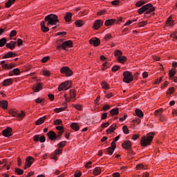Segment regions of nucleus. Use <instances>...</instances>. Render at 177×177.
<instances>
[{"label":"nucleus","mask_w":177,"mask_h":177,"mask_svg":"<svg viewBox=\"0 0 177 177\" xmlns=\"http://www.w3.org/2000/svg\"><path fill=\"white\" fill-rule=\"evenodd\" d=\"M17 32L16 30H12L10 34V37H16Z\"/></svg>","instance_id":"nucleus-57"},{"label":"nucleus","mask_w":177,"mask_h":177,"mask_svg":"<svg viewBox=\"0 0 177 177\" xmlns=\"http://www.w3.org/2000/svg\"><path fill=\"white\" fill-rule=\"evenodd\" d=\"M117 127V124H113L111 126L109 127V131L110 132H114L115 131V127Z\"/></svg>","instance_id":"nucleus-44"},{"label":"nucleus","mask_w":177,"mask_h":177,"mask_svg":"<svg viewBox=\"0 0 177 177\" xmlns=\"http://www.w3.org/2000/svg\"><path fill=\"white\" fill-rule=\"evenodd\" d=\"M63 121L60 119H57L54 121V125H62Z\"/></svg>","instance_id":"nucleus-42"},{"label":"nucleus","mask_w":177,"mask_h":177,"mask_svg":"<svg viewBox=\"0 0 177 177\" xmlns=\"http://www.w3.org/2000/svg\"><path fill=\"white\" fill-rule=\"evenodd\" d=\"M154 10L155 9L154 7H153V5H151V3H148L138 9V12L139 13V15H143V13H145V16L146 17V15H150V13L154 12Z\"/></svg>","instance_id":"nucleus-1"},{"label":"nucleus","mask_w":177,"mask_h":177,"mask_svg":"<svg viewBox=\"0 0 177 177\" xmlns=\"http://www.w3.org/2000/svg\"><path fill=\"white\" fill-rule=\"evenodd\" d=\"M112 176L113 177H120L121 175L118 172L113 173Z\"/></svg>","instance_id":"nucleus-64"},{"label":"nucleus","mask_w":177,"mask_h":177,"mask_svg":"<svg viewBox=\"0 0 177 177\" xmlns=\"http://www.w3.org/2000/svg\"><path fill=\"white\" fill-rule=\"evenodd\" d=\"M70 86H71V82L70 81H66L63 83H62L59 87L58 90L59 91H63V89H65V91H67L68 89H70Z\"/></svg>","instance_id":"nucleus-7"},{"label":"nucleus","mask_w":177,"mask_h":177,"mask_svg":"<svg viewBox=\"0 0 177 177\" xmlns=\"http://www.w3.org/2000/svg\"><path fill=\"white\" fill-rule=\"evenodd\" d=\"M122 131L124 133H125V135H128V133H129V129H128V127H127L126 125L123 126Z\"/></svg>","instance_id":"nucleus-40"},{"label":"nucleus","mask_w":177,"mask_h":177,"mask_svg":"<svg viewBox=\"0 0 177 177\" xmlns=\"http://www.w3.org/2000/svg\"><path fill=\"white\" fill-rule=\"evenodd\" d=\"M102 71H104V70H107V68H109V66L107 65V62H106L105 63H104L103 64H102Z\"/></svg>","instance_id":"nucleus-47"},{"label":"nucleus","mask_w":177,"mask_h":177,"mask_svg":"<svg viewBox=\"0 0 177 177\" xmlns=\"http://www.w3.org/2000/svg\"><path fill=\"white\" fill-rule=\"evenodd\" d=\"M50 57H44L41 59V63H46L48 60H49Z\"/></svg>","instance_id":"nucleus-59"},{"label":"nucleus","mask_w":177,"mask_h":177,"mask_svg":"<svg viewBox=\"0 0 177 177\" xmlns=\"http://www.w3.org/2000/svg\"><path fill=\"white\" fill-rule=\"evenodd\" d=\"M73 107H75L76 110H79V111H81V109H82V106L80 104H74Z\"/></svg>","instance_id":"nucleus-60"},{"label":"nucleus","mask_w":177,"mask_h":177,"mask_svg":"<svg viewBox=\"0 0 177 177\" xmlns=\"http://www.w3.org/2000/svg\"><path fill=\"white\" fill-rule=\"evenodd\" d=\"M118 110H119L118 108H114L110 111V114L111 115H118V114L120 113Z\"/></svg>","instance_id":"nucleus-30"},{"label":"nucleus","mask_w":177,"mask_h":177,"mask_svg":"<svg viewBox=\"0 0 177 177\" xmlns=\"http://www.w3.org/2000/svg\"><path fill=\"white\" fill-rule=\"evenodd\" d=\"M166 26H169V27H172L174 26V21H172V17L170 16L166 21Z\"/></svg>","instance_id":"nucleus-28"},{"label":"nucleus","mask_w":177,"mask_h":177,"mask_svg":"<svg viewBox=\"0 0 177 177\" xmlns=\"http://www.w3.org/2000/svg\"><path fill=\"white\" fill-rule=\"evenodd\" d=\"M147 24V21H142L138 24V27H145Z\"/></svg>","instance_id":"nucleus-43"},{"label":"nucleus","mask_w":177,"mask_h":177,"mask_svg":"<svg viewBox=\"0 0 177 177\" xmlns=\"http://www.w3.org/2000/svg\"><path fill=\"white\" fill-rule=\"evenodd\" d=\"M0 106L4 109H8V101L6 100L0 101Z\"/></svg>","instance_id":"nucleus-29"},{"label":"nucleus","mask_w":177,"mask_h":177,"mask_svg":"<svg viewBox=\"0 0 177 177\" xmlns=\"http://www.w3.org/2000/svg\"><path fill=\"white\" fill-rule=\"evenodd\" d=\"M174 91H175V88H174V87H170V88L168 89V93H169L170 95H172V93H174Z\"/></svg>","instance_id":"nucleus-52"},{"label":"nucleus","mask_w":177,"mask_h":177,"mask_svg":"<svg viewBox=\"0 0 177 177\" xmlns=\"http://www.w3.org/2000/svg\"><path fill=\"white\" fill-rule=\"evenodd\" d=\"M16 57V53H14L12 51L7 53L5 55H3V59H9V57Z\"/></svg>","instance_id":"nucleus-22"},{"label":"nucleus","mask_w":177,"mask_h":177,"mask_svg":"<svg viewBox=\"0 0 177 177\" xmlns=\"http://www.w3.org/2000/svg\"><path fill=\"white\" fill-rule=\"evenodd\" d=\"M12 73L13 74H15V75H19L20 74V70L19 68H15L14 70H12Z\"/></svg>","instance_id":"nucleus-45"},{"label":"nucleus","mask_w":177,"mask_h":177,"mask_svg":"<svg viewBox=\"0 0 177 177\" xmlns=\"http://www.w3.org/2000/svg\"><path fill=\"white\" fill-rule=\"evenodd\" d=\"M40 26L41 27V31H43V32H48V31H49V28L45 26V21H41Z\"/></svg>","instance_id":"nucleus-25"},{"label":"nucleus","mask_w":177,"mask_h":177,"mask_svg":"<svg viewBox=\"0 0 177 177\" xmlns=\"http://www.w3.org/2000/svg\"><path fill=\"white\" fill-rule=\"evenodd\" d=\"M143 165L142 164H138L136 165L137 169H143Z\"/></svg>","instance_id":"nucleus-63"},{"label":"nucleus","mask_w":177,"mask_h":177,"mask_svg":"<svg viewBox=\"0 0 177 177\" xmlns=\"http://www.w3.org/2000/svg\"><path fill=\"white\" fill-rule=\"evenodd\" d=\"M102 86L104 89H109V84H106V82H103Z\"/></svg>","instance_id":"nucleus-58"},{"label":"nucleus","mask_w":177,"mask_h":177,"mask_svg":"<svg viewBox=\"0 0 177 177\" xmlns=\"http://www.w3.org/2000/svg\"><path fill=\"white\" fill-rule=\"evenodd\" d=\"M97 15V16H102L103 15H106V10H102L98 11Z\"/></svg>","instance_id":"nucleus-50"},{"label":"nucleus","mask_w":177,"mask_h":177,"mask_svg":"<svg viewBox=\"0 0 177 177\" xmlns=\"http://www.w3.org/2000/svg\"><path fill=\"white\" fill-rule=\"evenodd\" d=\"M8 43H6V38L3 37L0 39V47L3 48V46H5Z\"/></svg>","instance_id":"nucleus-34"},{"label":"nucleus","mask_w":177,"mask_h":177,"mask_svg":"<svg viewBox=\"0 0 177 177\" xmlns=\"http://www.w3.org/2000/svg\"><path fill=\"white\" fill-rule=\"evenodd\" d=\"M60 42L62 43L60 44ZM57 49H60V48H62V49L64 50H67V48H71L73 46V41L71 40H68L63 42V40L59 39L57 41Z\"/></svg>","instance_id":"nucleus-4"},{"label":"nucleus","mask_w":177,"mask_h":177,"mask_svg":"<svg viewBox=\"0 0 177 177\" xmlns=\"http://www.w3.org/2000/svg\"><path fill=\"white\" fill-rule=\"evenodd\" d=\"M125 60H127V57L125 56H120V57L118 58V62L119 63H124V62H125Z\"/></svg>","instance_id":"nucleus-39"},{"label":"nucleus","mask_w":177,"mask_h":177,"mask_svg":"<svg viewBox=\"0 0 177 177\" xmlns=\"http://www.w3.org/2000/svg\"><path fill=\"white\" fill-rule=\"evenodd\" d=\"M120 139V136H116L113 141L111 142V146L109 147L108 149H104V151L106 153H108L109 156H112L113 153H114V151L115 150V147H117V145L115 143L117 141Z\"/></svg>","instance_id":"nucleus-5"},{"label":"nucleus","mask_w":177,"mask_h":177,"mask_svg":"<svg viewBox=\"0 0 177 177\" xmlns=\"http://www.w3.org/2000/svg\"><path fill=\"white\" fill-rule=\"evenodd\" d=\"M55 129H57V131H58L57 137L62 138V136L63 135V132H64V127L62 126H57L55 127Z\"/></svg>","instance_id":"nucleus-17"},{"label":"nucleus","mask_w":177,"mask_h":177,"mask_svg":"<svg viewBox=\"0 0 177 177\" xmlns=\"http://www.w3.org/2000/svg\"><path fill=\"white\" fill-rule=\"evenodd\" d=\"M122 147L126 150H131V148L132 147V143L129 140H126L122 142Z\"/></svg>","instance_id":"nucleus-15"},{"label":"nucleus","mask_w":177,"mask_h":177,"mask_svg":"<svg viewBox=\"0 0 177 177\" xmlns=\"http://www.w3.org/2000/svg\"><path fill=\"white\" fill-rule=\"evenodd\" d=\"M15 172L16 174H17V175H23V174L24 173V171L23 169L16 168Z\"/></svg>","instance_id":"nucleus-41"},{"label":"nucleus","mask_w":177,"mask_h":177,"mask_svg":"<svg viewBox=\"0 0 177 177\" xmlns=\"http://www.w3.org/2000/svg\"><path fill=\"white\" fill-rule=\"evenodd\" d=\"M106 118H107V113H104L102 115L101 120H106Z\"/></svg>","instance_id":"nucleus-62"},{"label":"nucleus","mask_w":177,"mask_h":177,"mask_svg":"<svg viewBox=\"0 0 177 177\" xmlns=\"http://www.w3.org/2000/svg\"><path fill=\"white\" fill-rule=\"evenodd\" d=\"M163 110L162 109H159L154 112V115L156 117V118L160 119L161 116L162 115Z\"/></svg>","instance_id":"nucleus-20"},{"label":"nucleus","mask_w":177,"mask_h":177,"mask_svg":"<svg viewBox=\"0 0 177 177\" xmlns=\"http://www.w3.org/2000/svg\"><path fill=\"white\" fill-rule=\"evenodd\" d=\"M118 70H120V66H114L113 68H112V71L113 73H115V71H118Z\"/></svg>","instance_id":"nucleus-51"},{"label":"nucleus","mask_w":177,"mask_h":177,"mask_svg":"<svg viewBox=\"0 0 177 177\" xmlns=\"http://www.w3.org/2000/svg\"><path fill=\"white\" fill-rule=\"evenodd\" d=\"M109 125H110V123L109 122H106L105 123H103L101 125V127H102V129H104V128H107V127H109Z\"/></svg>","instance_id":"nucleus-49"},{"label":"nucleus","mask_w":177,"mask_h":177,"mask_svg":"<svg viewBox=\"0 0 177 177\" xmlns=\"http://www.w3.org/2000/svg\"><path fill=\"white\" fill-rule=\"evenodd\" d=\"M45 21H47L48 26H56L59 23V18L55 14H50L45 17Z\"/></svg>","instance_id":"nucleus-2"},{"label":"nucleus","mask_w":177,"mask_h":177,"mask_svg":"<svg viewBox=\"0 0 177 177\" xmlns=\"http://www.w3.org/2000/svg\"><path fill=\"white\" fill-rule=\"evenodd\" d=\"M15 2H16V0H8V2L6 3V8H10Z\"/></svg>","instance_id":"nucleus-33"},{"label":"nucleus","mask_w":177,"mask_h":177,"mask_svg":"<svg viewBox=\"0 0 177 177\" xmlns=\"http://www.w3.org/2000/svg\"><path fill=\"white\" fill-rule=\"evenodd\" d=\"M17 44V41H11L10 43H7L6 44V48H8L11 50H13L15 49Z\"/></svg>","instance_id":"nucleus-18"},{"label":"nucleus","mask_w":177,"mask_h":177,"mask_svg":"<svg viewBox=\"0 0 177 177\" xmlns=\"http://www.w3.org/2000/svg\"><path fill=\"white\" fill-rule=\"evenodd\" d=\"M92 165V162H88L85 165V168H91Z\"/></svg>","instance_id":"nucleus-61"},{"label":"nucleus","mask_w":177,"mask_h":177,"mask_svg":"<svg viewBox=\"0 0 177 177\" xmlns=\"http://www.w3.org/2000/svg\"><path fill=\"white\" fill-rule=\"evenodd\" d=\"M33 140L35 142H41V143H44L46 140V138L44 136L35 135L33 136Z\"/></svg>","instance_id":"nucleus-13"},{"label":"nucleus","mask_w":177,"mask_h":177,"mask_svg":"<svg viewBox=\"0 0 177 177\" xmlns=\"http://www.w3.org/2000/svg\"><path fill=\"white\" fill-rule=\"evenodd\" d=\"M70 96H71V99L75 97V91H74V90L71 91Z\"/></svg>","instance_id":"nucleus-55"},{"label":"nucleus","mask_w":177,"mask_h":177,"mask_svg":"<svg viewBox=\"0 0 177 177\" xmlns=\"http://www.w3.org/2000/svg\"><path fill=\"white\" fill-rule=\"evenodd\" d=\"M145 3H146V1H145L144 0H141L136 3V6H137V8H140V6L145 5Z\"/></svg>","instance_id":"nucleus-37"},{"label":"nucleus","mask_w":177,"mask_h":177,"mask_svg":"<svg viewBox=\"0 0 177 177\" xmlns=\"http://www.w3.org/2000/svg\"><path fill=\"white\" fill-rule=\"evenodd\" d=\"M102 26H103V21L100 19H97L95 21V22L93 23V28L94 30H99V28H100V27Z\"/></svg>","instance_id":"nucleus-11"},{"label":"nucleus","mask_w":177,"mask_h":177,"mask_svg":"<svg viewBox=\"0 0 177 177\" xmlns=\"http://www.w3.org/2000/svg\"><path fill=\"white\" fill-rule=\"evenodd\" d=\"M159 121H161L162 122H165L167 121V118L162 115L159 119Z\"/></svg>","instance_id":"nucleus-54"},{"label":"nucleus","mask_w":177,"mask_h":177,"mask_svg":"<svg viewBox=\"0 0 177 177\" xmlns=\"http://www.w3.org/2000/svg\"><path fill=\"white\" fill-rule=\"evenodd\" d=\"M66 143H67V142H66V141H62V142H59L58 144V147L63 148L64 146H66Z\"/></svg>","instance_id":"nucleus-48"},{"label":"nucleus","mask_w":177,"mask_h":177,"mask_svg":"<svg viewBox=\"0 0 177 177\" xmlns=\"http://www.w3.org/2000/svg\"><path fill=\"white\" fill-rule=\"evenodd\" d=\"M115 21H117L115 19H107L105 21L104 24L106 27H109V26H113Z\"/></svg>","instance_id":"nucleus-19"},{"label":"nucleus","mask_w":177,"mask_h":177,"mask_svg":"<svg viewBox=\"0 0 177 177\" xmlns=\"http://www.w3.org/2000/svg\"><path fill=\"white\" fill-rule=\"evenodd\" d=\"M46 120V116H44L42 118H40L39 120H37L35 122L36 125H41V124H44L45 122V120Z\"/></svg>","instance_id":"nucleus-27"},{"label":"nucleus","mask_w":177,"mask_h":177,"mask_svg":"<svg viewBox=\"0 0 177 177\" xmlns=\"http://www.w3.org/2000/svg\"><path fill=\"white\" fill-rule=\"evenodd\" d=\"M136 114L138 115V117H140V118H142L144 114L142 110L137 109H136Z\"/></svg>","instance_id":"nucleus-31"},{"label":"nucleus","mask_w":177,"mask_h":177,"mask_svg":"<svg viewBox=\"0 0 177 177\" xmlns=\"http://www.w3.org/2000/svg\"><path fill=\"white\" fill-rule=\"evenodd\" d=\"M12 84H13V80L12 79H7V80H5L3 82V86H8L9 85H12Z\"/></svg>","instance_id":"nucleus-24"},{"label":"nucleus","mask_w":177,"mask_h":177,"mask_svg":"<svg viewBox=\"0 0 177 177\" xmlns=\"http://www.w3.org/2000/svg\"><path fill=\"white\" fill-rule=\"evenodd\" d=\"M176 74V71H175V69H172L171 71H169V78H172L175 77Z\"/></svg>","instance_id":"nucleus-38"},{"label":"nucleus","mask_w":177,"mask_h":177,"mask_svg":"<svg viewBox=\"0 0 177 177\" xmlns=\"http://www.w3.org/2000/svg\"><path fill=\"white\" fill-rule=\"evenodd\" d=\"M47 136L50 140H59L60 139V138L57 137V135L53 131H50L47 133Z\"/></svg>","instance_id":"nucleus-10"},{"label":"nucleus","mask_w":177,"mask_h":177,"mask_svg":"<svg viewBox=\"0 0 177 177\" xmlns=\"http://www.w3.org/2000/svg\"><path fill=\"white\" fill-rule=\"evenodd\" d=\"M9 114H10V115H12V117H18V118H20L21 120H23V118L24 117V115H26L24 111H21V113H17V112H16L13 109H10L9 111Z\"/></svg>","instance_id":"nucleus-9"},{"label":"nucleus","mask_w":177,"mask_h":177,"mask_svg":"<svg viewBox=\"0 0 177 177\" xmlns=\"http://www.w3.org/2000/svg\"><path fill=\"white\" fill-rule=\"evenodd\" d=\"M102 171L100 170V167H95L93 170L94 175H100Z\"/></svg>","instance_id":"nucleus-36"},{"label":"nucleus","mask_w":177,"mask_h":177,"mask_svg":"<svg viewBox=\"0 0 177 177\" xmlns=\"http://www.w3.org/2000/svg\"><path fill=\"white\" fill-rule=\"evenodd\" d=\"M32 89L34 92H39V91L42 89V86L41 85V83H38L33 86Z\"/></svg>","instance_id":"nucleus-23"},{"label":"nucleus","mask_w":177,"mask_h":177,"mask_svg":"<svg viewBox=\"0 0 177 177\" xmlns=\"http://www.w3.org/2000/svg\"><path fill=\"white\" fill-rule=\"evenodd\" d=\"M60 72L62 74H66V77H71L73 74V71L68 66L62 67Z\"/></svg>","instance_id":"nucleus-8"},{"label":"nucleus","mask_w":177,"mask_h":177,"mask_svg":"<svg viewBox=\"0 0 177 177\" xmlns=\"http://www.w3.org/2000/svg\"><path fill=\"white\" fill-rule=\"evenodd\" d=\"M123 82L126 84H129L133 81V75H132V72H129L126 71L123 73Z\"/></svg>","instance_id":"nucleus-6"},{"label":"nucleus","mask_w":177,"mask_h":177,"mask_svg":"<svg viewBox=\"0 0 177 177\" xmlns=\"http://www.w3.org/2000/svg\"><path fill=\"white\" fill-rule=\"evenodd\" d=\"M114 55L115 57L118 59V57H120L122 56V52H121V50H115L114 52Z\"/></svg>","instance_id":"nucleus-32"},{"label":"nucleus","mask_w":177,"mask_h":177,"mask_svg":"<svg viewBox=\"0 0 177 177\" xmlns=\"http://www.w3.org/2000/svg\"><path fill=\"white\" fill-rule=\"evenodd\" d=\"M3 135L6 137V138H10V136H12V128L10 127H8L6 129H4L2 131Z\"/></svg>","instance_id":"nucleus-12"},{"label":"nucleus","mask_w":177,"mask_h":177,"mask_svg":"<svg viewBox=\"0 0 177 177\" xmlns=\"http://www.w3.org/2000/svg\"><path fill=\"white\" fill-rule=\"evenodd\" d=\"M91 45H93V46H99L100 45V39L99 38H93L89 41Z\"/></svg>","instance_id":"nucleus-16"},{"label":"nucleus","mask_w":177,"mask_h":177,"mask_svg":"<svg viewBox=\"0 0 177 177\" xmlns=\"http://www.w3.org/2000/svg\"><path fill=\"white\" fill-rule=\"evenodd\" d=\"M71 128H72V129H73L75 131H80V125L78 124V123H75V122L71 123Z\"/></svg>","instance_id":"nucleus-26"},{"label":"nucleus","mask_w":177,"mask_h":177,"mask_svg":"<svg viewBox=\"0 0 177 177\" xmlns=\"http://www.w3.org/2000/svg\"><path fill=\"white\" fill-rule=\"evenodd\" d=\"M75 24L76 27H82V26H84V21L82 20H77L75 21Z\"/></svg>","instance_id":"nucleus-35"},{"label":"nucleus","mask_w":177,"mask_h":177,"mask_svg":"<svg viewBox=\"0 0 177 177\" xmlns=\"http://www.w3.org/2000/svg\"><path fill=\"white\" fill-rule=\"evenodd\" d=\"M35 161V159L32 158V156H28L26 159V165L28 167V168H30L31 165H32V163Z\"/></svg>","instance_id":"nucleus-14"},{"label":"nucleus","mask_w":177,"mask_h":177,"mask_svg":"<svg viewBox=\"0 0 177 177\" xmlns=\"http://www.w3.org/2000/svg\"><path fill=\"white\" fill-rule=\"evenodd\" d=\"M73 17V14L71 12H66L64 16V19L66 23H68V21H71V19Z\"/></svg>","instance_id":"nucleus-21"},{"label":"nucleus","mask_w":177,"mask_h":177,"mask_svg":"<svg viewBox=\"0 0 177 177\" xmlns=\"http://www.w3.org/2000/svg\"><path fill=\"white\" fill-rule=\"evenodd\" d=\"M105 41H109L111 39V34H106L104 37Z\"/></svg>","instance_id":"nucleus-53"},{"label":"nucleus","mask_w":177,"mask_h":177,"mask_svg":"<svg viewBox=\"0 0 177 177\" xmlns=\"http://www.w3.org/2000/svg\"><path fill=\"white\" fill-rule=\"evenodd\" d=\"M43 74L45 77H49L50 75V72L47 70L43 71Z\"/></svg>","instance_id":"nucleus-46"},{"label":"nucleus","mask_w":177,"mask_h":177,"mask_svg":"<svg viewBox=\"0 0 177 177\" xmlns=\"http://www.w3.org/2000/svg\"><path fill=\"white\" fill-rule=\"evenodd\" d=\"M107 110H110V105H109V104H105V105L103 106V111H107Z\"/></svg>","instance_id":"nucleus-56"},{"label":"nucleus","mask_w":177,"mask_h":177,"mask_svg":"<svg viewBox=\"0 0 177 177\" xmlns=\"http://www.w3.org/2000/svg\"><path fill=\"white\" fill-rule=\"evenodd\" d=\"M154 138V133H149L147 135V137H142L140 141L141 146L146 147L151 145V142H153V139Z\"/></svg>","instance_id":"nucleus-3"}]
</instances>
